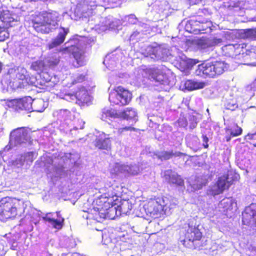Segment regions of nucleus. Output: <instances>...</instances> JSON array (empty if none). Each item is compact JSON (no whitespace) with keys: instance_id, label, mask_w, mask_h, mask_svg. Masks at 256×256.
<instances>
[{"instance_id":"1","label":"nucleus","mask_w":256,"mask_h":256,"mask_svg":"<svg viewBox=\"0 0 256 256\" xmlns=\"http://www.w3.org/2000/svg\"><path fill=\"white\" fill-rule=\"evenodd\" d=\"M119 196V192L115 190L114 186H110L107 192L103 194L94 200V207L89 213L90 216L96 220L104 218L108 213L107 210L116 204L115 202Z\"/></svg>"},{"instance_id":"2","label":"nucleus","mask_w":256,"mask_h":256,"mask_svg":"<svg viewBox=\"0 0 256 256\" xmlns=\"http://www.w3.org/2000/svg\"><path fill=\"white\" fill-rule=\"evenodd\" d=\"M58 16L52 10L44 11L32 21L34 28L38 32L48 34L51 31L50 26L58 24Z\"/></svg>"},{"instance_id":"3","label":"nucleus","mask_w":256,"mask_h":256,"mask_svg":"<svg viewBox=\"0 0 256 256\" xmlns=\"http://www.w3.org/2000/svg\"><path fill=\"white\" fill-rule=\"evenodd\" d=\"M227 64L224 61L203 62L195 70L196 76L214 78L222 74L227 69Z\"/></svg>"},{"instance_id":"4","label":"nucleus","mask_w":256,"mask_h":256,"mask_svg":"<svg viewBox=\"0 0 256 256\" xmlns=\"http://www.w3.org/2000/svg\"><path fill=\"white\" fill-rule=\"evenodd\" d=\"M20 209V201L16 198L5 197L0 200V216L3 219L14 218Z\"/></svg>"},{"instance_id":"5","label":"nucleus","mask_w":256,"mask_h":256,"mask_svg":"<svg viewBox=\"0 0 256 256\" xmlns=\"http://www.w3.org/2000/svg\"><path fill=\"white\" fill-rule=\"evenodd\" d=\"M8 74L10 77V82L15 88H24L34 84L30 76L25 75L18 68H12L8 70Z\"/></svg>"},{"instance_id":"6","label":"nucleus","mask_w":256,"mask_h":256,"mask_svg":"<svg viewBox=\"0 0 256 256\" xmlns=\"http://www.w3.org/2000/svg\"><path fill=\"white\" fill-rule=\"evenodd\" d=\"M113 92L109 96V100L114 104L125 106L128 104L132 98V93L122 86H118L114 89Z\"/></svg>"},{"instance_id":"7","label":"nucleus","mask_w":256,"mask_h":256,"mask_svg":"<svg viewBox=\"0 0 256 256\" xmlns=\"http://www.w3.org/2000/svg\"><path fill=\"white\" fill-rule=\"evenodd\" d=\"M33 100L30 96H24L8 101V106L16 111L26 110L32 112L33 110L32 104Z\"/></svg>"},{"instance_id":"8","label":"nucleus","mask_w":256,"mask_h":256,"mask_svg":"<svg viewBox=\"0 0 256 256\" xmlns=\"http://www.w3.org/2000/svg\"><path fill=\"white\" fill-rule=\"evenodd\" d=\"M242 222L244 225L254 229L256 228V205L252 204L246 208L242 214Z\"/></svg>"},{"instance_id":"9","label":"nucleus","mask_w":256,"mask_h":256,"mask_svg":"<svg viewBox=\"0 0 256 256\" xmlns=\"http://www.w3.org/2000/svg\"><path fill=\"white\" fill-rule=\"evenodd\" d=\"M202 238V232L198 227L190 226L187 230L185 234L184 238L183 240V244L186 246V242H192V245L194 247H196L198 246V245L199 244V242L200 241Z\"/></svg>"},{"instance_id":"10","label":"nucleus","mask_w":256,"mask_h":256,"mask_svg":"<svg viewBox=\"0 0 256 256\" xmlns=\"http://www.w3.org/2000/svg\"><path fill=\"white\" fill-rule=\"evenodd\" d=\"M42 218L44 221L51 224L52 226L58 230L62 229L64 226V218L59 211L47 213Z\"/></svg>"},{"instance_id":"11","label":"nucleus","mask_w":256,"mask_h":256,"mask_svg":"<svg viewBox=\"0 0 256 256\" xmlns=\"http://www.w3.org/2000/svg\"><path fill=\"white\" fill-rule=\"evenodd\" d=\"M144 72L148 78L160 83L164 81L166 77L165 74L157 68H146Z\"/></svg>"},{"instance_id":"12","label":"nucleus","mask_w":256,"mask_h":256,"mask_svg":"<svg viewBox=\"0 0 256 256\" xmlns=\"http://www.w3.org/2000/svg\"><path fill=\"white\" fill-rule=\"evenodd\" d=\"M11 136L18 144L27 142L30 139L28 132L24 128H17L11 132Z\"/></svg>"},{"instance_id":"13","label":"nucleus","mask_w":256,"mask_h":256,"mask_svg":"<svg viewBox=\"0 0 256 256\" xmlns=\"http://www.w3.org/2000/svg\"><path fill=\"white\" fill-rule=\"evenodd\" d=\"M60 31L58 36L52 39V42L48 44V48L50 50L61 45L64 42L66 35L69 32L68 28L60 26Z\"/></svg>"},{"instance_id":"14","label":"nucleus","mask_w":256,"mask_h":256,"mask_svg":"<svg viewBox=\"0 0 256 256\" xmlns=\"http://www.w3.org/2000/svg\"><path fill=\"white\" fill-rule=\"evenodd\" d=\"M72 54L74 60L72 64L74 68H79L85 64V57L83 52L78 46L74 47Z\"/></svg>"},{"instance_id":"15","label":"nucleus","mask_w":256,"mask_h":256,"mask_svg":"<svg viewBox=\"0 0 256 256\" xmlns=\"http://www.w3.org/2000/svg\"><path fill=\"white\" fill-rule=\"evenodd\" d=\"M164 178L170 184H174L180 186H184V180L181 176L178 174L172 173L171 170L166 172Z\"/></svg>"},{"instance_id":"16","label":"nucleus","mask_w":256,"mask_h":256,"mask_svg":"<svg viewBox=\"0 0 256 256\" xmlns=\"http://www.w3.org/2000/svg\"><path fill=\"white\" fill-rule=\"evenodd\" d=\"M76 103L80 106L88 103L90 101V96L88 90L84 88L78 89L75 92Z\"/></svg>"},{"instance_id":"17","label":"nucleus","mask_w":256,"mask_h":256,"mask_svg":"<svg viewBox=\"0 0 256 256\" xmlns=\"http://www.w3.org/2000/svg\"><path fill=\"white\" fill-rule=\"evenodd\" d=\"M227 135L225 136L226 142H229L232 138L240 136L242 132V128L237 124H234L232 126L227 127L225 128Z\"/></svg>"},{"instance_id":"18","label":"nucleus","mask_w":256,"mask_h":256,"mask_svg":"<svg viewBox=\"0 0 256 256\" xmlns=\"http://www.w3.org/2000/svg\"><path fill=\"white\" fill-rule=\"evenodd\" d=\"M120 118L119 112L114 109H104L102 113L101 118L102 120L107 121L108 120Z\"/></svg>"},{"instance_id":"19","label":"nucleus","mask_w":256,"mask_h":256,"mask_svg":"<svg viewBox=\"0 0 256 256\" xmlns=\"http://www.w3.org/2000/svg\"><path fill=\"white\" fill-rule=\"evenodd\" d=\"M216 185L218 188V194H221L226 189L228 188L230 186L228 184V177L226 174H223L218 178Z\"/></svg>"},{"instance_id":"20","label":"nucleus","mask_w":256,"mask_h":256,"mask_svg":"<svg viewBox=\"0 0 256 256\" xmlns=\"http://www.w3.org/2000/svg\"><path fill=\"white\" fill-rule=\"evenodd\" d=\"M0 20L2 23V26H4L7 28L11 26V22L14 20L12 14L8 10H3L0 12Z\"/></svg>"},{"instance_id":"21","label":"nucleus","mask_w":256,"mask_h":256,"mask_svg":"<svg viewBox=\"0 0 256 256\" xmlns=\"http://www.w3.org/2000/svg\"><path fill=\"white\" fill-rule=\"evenodd\" d=\"M206 86V83L203 82L194 81L191 80H187L185 82L184 86L188 90H194L204 88Z\"/></svg>"},{"instance_id":"22","label":"nucleus","mask_w":256,"mask_h":256,"mask_svg":"<svg viewBox=\"0 0 256 256\" xmlns=\"http://www.w3.org/2000/svg\"><path fill=\"white\" fill-rule=\"evenodd\" d=\"M120 118L129 120L134 119L136 116V112L131 108H127L119 112Z\"/></svg>"},{"instance_id":"23","label":"nucleus","mask_w":256,"mask_h":256,"mask_svg":"<svg viewBox=\"0 0 256 256\" xmlns=\"http://www.w3.org/2000/svg\"><path fill=\"white\" fill-rule=\"evenodd\" d=\"M185 156V154L180 152H174L172 150L170 152L164 151L161 152L158 155V158L161 160H166L171 158L173 156Z\"/></svg>"},{"instance_id":"24","label":"nucleus","mask_w":256,"mask_h":256,"mask_svg":"<svg viewBox=\"0 0 256 256\" xmlns=\"http://www.w3.org/2000/svg\"><path fill=\"white\" fill-rule=\"evenodd\" d=\"M94 146L100 150H108L110 148V142L109 138H96L94 141Z\"/></svg>"},{"instance_id":"25","label":"nucleus","mask_w":256,"mask_h":256,"mask_svg":"<svg viewBox=\"0 0 256 256\" xmlns=\"http://www.w3.org/2000/svg\"><path fill=\"white\" fill-rule=\"evenodd\" d=\"M120 211L123 214L129 213L132 208V204L129 200H123L118 206Z\"/></svg>"},{"instance_id":"26","label":"nucleus","mask_w":256,"mask_h":256,"mask_svg":"<svg viewBox=\"0 0 256 256\" xmlns=\"http://www.w3.org/2000/svg\"><path fill=\"white\" fill-rule=\"evenodd\" d=\"M46 65L42 60H38L32 62L30 66V68L39 74L43 72L46 70Z\"/></svg>"},{"instance_id":"27","label":"nucleus","mask_w":256,"mask_h":256,"mask_svg":"<svg viewBox=\"0 0 256 256\" xmlns=\"http://www.w3.org/2000/svg\"><path fill=\"white\" fill-rule=\"evenodd\" d=\"M193 44L198 50H202L208 48L210 47L209 42L205 38H199L193 41Z\"/></svg>"},{"instance_id":"28","label":"nucleus","mask_w":256,"mask_h":256,"mask_svg":"<svg viewBox=\"0 0 256 256\" xmlns=\"http://www.w3.org/2000/svg\"><path fill=\"white\" fill-rule=\"evenodd\" d=\"M125 171V166L116 163L110 168V174L112 176H116L124 172Z\"/></svg>"},{"instance_id":"29","label":"nucleus","mask_w":256,"mask_h":256,"mask_svg":"<svg viewBox=\"0 0 256 256\" xmlns=\"http://www.w3.org/2000/svg\"><path fill=\"white\" fill-rule=\"evenodd\" d=\"M190 24L193 26H196L198 27L192 28L191 30H190V32H194V33L200 32L201 31L206 30L207 29V28H204L202 26V23H200L199 22H197V21L193 22H192V24Z\"/></svg>"},{"instance_id":"30","label":"nucleus","mask_w":256,"mask_h":256,"mask_svg":"<svg viewBox=\"0 0 256 256\" xmlns=\"http://www.w3.org/2000/svg\"><path fill=\"white\" fill-rule=\"evenodd\" d=\"M226 175V176L228 177V182L230 186L234 182L238 181L240 179L239 174L234 172H231L229 174Z\"/></svg>"},{"instance_id":"31","label":"nucleus","mask_w":256,"mask_h":256,"mask_svg":"<svg viewBox=\"0 0 256 256\" xmlns=\"http://www.w3.org/2000/svg\"><path fill=\"white\" fill-rule=\"evenodd\" d=\"M138 129L132 126H125L122 128H120L117 130L118 134L119 136H122L126 132H136Z\"/></svg>"},{"instance_id":"32","label":"nucleus","mask_w":256,"mask_h":256,"mask_svg":"<svg viewBox=\"0 0 256 256\" xmlns=\"http://www.w3.org/2000/svg\"><path fill=\"white\" fill-rule=\"evenodd\" d=\"M10 36L8 28L4 26H0V42L7 40Z\"/></svg>"},{"instance_id":"33","label":"nucleus","mask_w":256,"mask_h":256,"mask_svg":"<svg viewBox=\"0 0 256 256\" xmlns=\"http://www.w3.org/2000/svg\"><path fill=\"white\" fill-rule=\"evenodd\" d=\"M60 62V57H52L48 61V66L49 68H54L58 66Z\"/></svg>"},{"instance_id":"34","label":"nucleus","mask_w":256,"mask_h":256,"mask_svg":"<svg viewBox=\"0 0 256 256\" xmlns=\"http://www.w3.org/2000/svg\"><path fill=\"white\" fill-rule=\"evenodd\" d=\"M221 205L222 206L224 212L227 213L232 209V202L230 200L224 201L221 203Z\"/></svg>"},{"instance_id":"35","label":"nucleus","mask_w":256,"mask_h":256,"mask_svg":"<svg viewBox=\"0 0 256 256\" xmlns=\"http://www.w3.org/2000/svg\"><path fill=\"white\" fill-rule=\"evenodd\" d=\"M176 123L180 127L185 128L188 125L186 118L184 116H180L178 120Z\"/></svg>"},{"instance_id":"36","label":"nucleus","mask_w":256,"mask_h":256,"mask_svg":"<svg viewBox=\"0 0 256 256\" xmlns=\"http://www.w3.org/2000/svg\"><path fill=\"white\" fill-rule=\"evenodd\" d=\"M76 46H76V45H71L68 46H66L64 48H61L60 50V52H64V53L66 52H70L71 54H72L73 52V49H74V47H76Z\"/></svg>"},{"instance_id":"37","label":"nucleus","mask_w":256,"mask_h":256,"mask_svg":"<svg viewBox=\"0 0 256 256\" xmlns=\"http://www.w3.org/2000/svg\"><path fill=\"white\" fill-rule=\"evenodd\" d=\"M244 34L248 37H251L256 35V28L246 29L244 30Z\"/></svg>"},{"instance_id":"38","label":"nucleus","mask_w":256,"mask_h":256,"mask_svg":"<svg viewBox=\"0 0 256 256\" xmlns=\"http://www.w3.org/2000/svg\"><path fill=\"white\" fill-rule=\"evenodd\" d=\"M222 42V38H214L209 42L210 47L218 45Z\"/></svg>"},{"instance_id":"39","label":"nucleus","mask_w":256,"mask_h":256,"mask_svg":"<svg viewBox=\"0 0 256 256\" xmlns=\"http://www.w3.org/2000/svg\"><path fill=\"white\" fill-rule=\"evenodd\" d=\"M202 138L204 142L203 146L205 148H207L208 147V138L206 135H202Z\"/></svg>"},{"instance_id":"40","label":"nucleus","mask_w":256,"mask_h":256,"mask_svg":"<svg viewBox=\"0 0 256 256\" xmlns=\"http://www.w3.org/2000/svg\"><path fill=\"white\" fill-rule=\"evenodd\" d=\"M238 47H239V45L238 44H229L226 45L225 46V48L226 50H232L236 48H238Z\"/></svg>"},{"instance_id":"41","label":"nucleus","mask_w":256,"mask_h":256,"mask_svg":"<svg viewBox=\"0 0 256 256\" xmlns=\"http://www.w3.org/2000/svg\"><path fill=\"white\" fill-rule=\"evenodd\" d=\"M246 138L250 140H256V132L254 134H248L246 136Z\"/></svg>"},{"instance_id":"42","label":"nucleus","mask_w":256,"mask_h":256,"mask_svg":"<svg viewBox=\"0 0 256 256\" xmlns=\"http://www.w3.org/2000/svg\"><path fill=\"white\" fill-rule=\"evenodd\" d=\"M85 80V76L82 74L79 75L76 78V81L77 82H82Z\"/></svg>"},{"instance_id":"43","label":"nucleus","mask_w":256,"mask_h":256,"mask_svg":"<svg viewBox=\"0 0 256 256\" xmlns=\"http://www.w3.org/2000/svg\"><path fill=\"white\" fill-rule=\"evenodd\" d=\"M33 152H29L27 154V156L29 158L28 160H30V162H32L33 161Z\"/></svg>"},{"instance_id":"44","label":"nucleus","mask_w":256,"mask_h":256,"mask_svg":"<svg viewBox=\"0 0 256 256\" xmlns=\"http://www.w3.org/2000/svg\"><path fill=\"white\" fill-rule=\"evenodd\" d=\"M198 62V60H191L190 61V64L192 65H194Z\"/></svg>"},{"instance_id":"45","label":"nucleus","mask_w":256,"mask_h":256,"mask_svg":"<svg viewBox=\"0 0 256 256\" xmlns=\"http://www.w3.org/2000/svg\"><path fill=\"white\" fill-rule=\"evenodd\" d=\"M44 108H38L36 109V110L38 111V112H42L44 110Z\"/></svg>"},{"instance_id":"46","label":"nucleus","mask_w":256,"mask_h":256,"mask_svg":"<svg viewBox=\"0 0 256 256\" xmlns=\"http://www.w3.org/2000/svg\"><path fill=\"white\" fill-rule=\"evenodd\" d=\"M38 104H42V103H44V102H43L42 100H39V101H38Z\"/></svg>"},{"instance_id":"47","label":"nucleus","mask_w":256,"mask_h":256,"mask_svg":"<svg viewBox=\"0 0 256 256\" xmlns=\"http://www.w3.org/2000/svg\"><path fill=\"white\" fill-rule=\"evenodd\" d=\"M254 146L256 147V143L253 144Z\"/></svg>"}]
</instances>
